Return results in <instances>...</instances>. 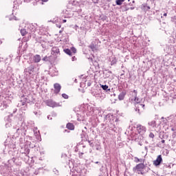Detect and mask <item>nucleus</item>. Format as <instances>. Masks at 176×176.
<instances>
[{
	"label": "nucleus",
	"instance_id": "f257e3e1",
	"mask_svg": "<svg viewBox=\"0 0 176 176\" xmlns=\"http://www.w3.org/2000/svg\"><path fill=\"white\" fill-rule=\"evenodd\" d=\"M38 69L34 65H30V67L24 69L25 75H35L38 72Z\"/></svg>",
	"mask_w": 176,
	"mask_h": 176
},
{
	"label": "nucleus",
	"instance_id": "f03ea898",
	"mask_svg": "<svg viewBox=\"0 0 176 176\" xmlns=\"http://www.w3.org/2000/svg\"><path fill=\"white\" fill-rule=\"evenodd\" d=\"M144 167L145 165L144 164H139L133 168V170L135 173H137L138 174H144Z\"/></svg>",
	"mask_w": 176,
	"mask_h": 176
},
{
	"label": "nucleus",
	"instance_id": "7ed1b4c3",
	"mask_svg": "<svg viewBox=\"0 0 176 176\" xmlns=\"http://www.w3.org/2000/svg\"><path fill=\"white\" fill-rule=\"evenodd\" d=\"M133 93H135V102H137L136 104V109L135 111H138V113H140V108H144V107H145V104H138V102H140V101L138 100V98H137V91L134 90Z\"/></svg>",
	"mask_w": 176,
	"mask_h": 176
},
{
	"label": "nucleus",
	"instance_id": "20e7f679",
	"mask_svg": "<svg viewBox=\"0 0 176 176\" xmlns=\"http://www.w3.org/2000/svg\"><path fill=\"white\" fill-rule=\"evenodd\" d=\"M136 129H137L138 133L141 135L145 134V133L146 132V127L141 124H138Z\"/></svg>",
	"mask_w": 176,
	"mask_h": 176
},
{
	"label": "nucleus",
	"instance_id": "39448f33",
	"mask_svg": "<svg viewBox=\"0 0 176 176\" xmlns=\"http://www.w3.org/2000/svg\"><path fill=\"white\" fill-rule=\"evenodd\" d=\"M54 92L55 94H58L61 90V85L58 83H55L54 85Z\"/></svg>",
	"mask_w": 176,
	"mask_h": 176
},
{
	"label": "nucleus",
	"instance_id": "423d86ee",
	"mask_svg": "<svg viewBox=\"0 0 176 176\" xmlns=\"http://www.w3.org/2000/svg\"><path fill=\"white\" fill-rule=\"evenodd\" d=\"M92 95L94 96V97H96V98H101V100L104 98V95L102 94V93H101V91H94L92 93Z\"/></svg>",
	"mask_w": 176,
	"mask_h": 176
},
{
	"label": "nucleus",
	"instance_id": "0eeeda50",
	"mask_svg": "<svg viewBox=\"0 0 176 176\" xmlns=\"http://www.w3.org/2000/svg\"><path fill=\"white\" fill-rule=\"evenodd\" d=\"M162 162H163V159L162 158V155H158L157 159L153 161V164L154 166H160V163H162Z\"/></svg>",
	"mask_w": 176,
	"mask_h": 176
},
{
	"label": "nucleus",
	"instance_id": "6e6552de",
	"mask_svg": "<svg viewBox=\"0 0 176 176\" xmlns=\"http://www.w3.org/2000/svg\"><path fill=\"white\" fill-rule=\"evenodd\" d=\"M51 54H52V56H58V54H60V50L58 49V47H52Z\"/></svg>",
	"mask_w": 176,
	"mask_h": 176
},
{
	"label": "nucleus",
	"instance_id": "1a4fd4ad",
	"mask_svg": "<svg viewBox=\"0 0 176 176\" xmlns=\"http://www.w3.org/2000/svg\"><path fill=\"white\" fill-rule=\"evenodd\" d=\"M47 105L48 107H52V108H54V107H57V104L53 100H47Z\"/></svg>",
	"mask_w": 176,
	"mask_h": 176
},
{
	"label": "nucleus",
	"instance_id": "9d476101",
	"mask_svg": "<svg viewBox=\"0 0 176 176\" xmlns=\"http://www.w3.org/2000/svg\"><path fill=\"white\" fill-rule=\"evenodd\" d=\"M41 60V58L40 55L36 54L33 57V60L34 63H39Z\"/></svg>",
	"mask_w": 176,
	"mask_h": 176
},
{
	"label": "nucleus",
	"instance_id": "9b49d317",
	"mask_svg": "<svg viewBox=\"0 0 176 176\" xmlns=\"http://www.w3.org/2000/svg\"><path fill=\"white\" fill-rule=\"evenodd\" d=\"M124 96H126V91H122L119 96H118V99L120 101H122V100H124Z\"/></svg>",
	"mask_w": 176,
	"mask_h": 176
},
{
	"label": "nucleus",
	"instance_id": "f8f14e48",
	"mask_svg": "<svg viewBox=\"0 0 176 176\" xmlns=\"http://www.w3.org/2000/svg\"><path fill=\"white\" fill-rule=\"evenodd\" d=\"M28 28L30 31V32H35V25L30 24L28 26Z\"/></svg>",
	"mask_w": 176,
	"mask_h": 176
},
{
	"label": "nucleus",
	"instance_id": "ddd939ff",
	"mask_svg": "<svg viewBox=\"0 0 176 176\" xmlns=\"http://www.w3.org/2000/svg\"><path fill=\"white\" fill-rule=\"evenodd\" d=\"M162 122L164 123V124H166V126H170V122L167 118H164V117L162 118Z\"/></svg>",
	"mask_w": 176,
	"mask_h": 176
},
{
	"label": "nucleus",
	"instance_id": "4468645a",
	"mask_svg": "<svg viewBox=\"0 0 176 176\" xmlns=\"http://www.w3.org/2000/svg\"><path fill=\"white\" fill-rule=\"evenodd\" d=\"M148 126H151V127H157V124H156V121L153 120L148 123Z\"/></svg>",
	"mask_w": 176,
	"mask_h": 176
},
{
	"label": "nucleus",
	"instance_id": "2eb2a0df",
	"mask_svg": "<svg viewBox=\"0 0 176 176\" xmlns=\"http://www.w3.org/2000/svg\"><path fill=\"white\" fill-rule=\"evenodd\" d=\"M27 106V102L25 100H21V102L18 104V107H25Z\"/></svg>",
	"mask_w": 176,
	"mask_h": 176
},
{
	"label": "nucleus",
	"instance_id": "dca6fc26",
	"mask_svg": "<svg viewBox=\"0 0 176 176\" xmlns=\"http://www.w3.org/2000/svg\"><path fill=\"white\" fill-rule=\"evenodd\" d=\"M67 129H68L69 130H74V129H75V126H74V124L68 123L67 124Z\"/></svg>",
	"mask_w": 176,
	"mask_h": 176
},
{
	"label": "nucleus",
	"instance_id": "f3484780",
	"mask_svg": "<svg viewBox=\"0 0 176 176\" xmlns=\"http://www.w3.org/2000/svg\"><path fill=\"white\" fill-rule=\"evenodd\" d=\"M65 53H66V54H68V56H72V52H71V50L69 49H65L64 50Z\"/></svg>",
	"mask_w": 176,
	"mask_h": 176
},
{
	"label": "nucleus",
	"instance_id": "a211bd4d",
	"mask_svg": "<svg viewBox=\"0 0 176 176\" xmlns=\"http://www.w3.org/2000/svg\"><path fill=\"white\" fill-rule=\"evenodd\" d=\"M101 87L103 90H105V91H109V90H111L107 85H101Z\"/></svg>",
	"mask_w": 176,
	"mask_h": 176
},
{
	"label": "nucleus",
	"instance_id": "6ab92c4d",
	"mask_svg": "<svg viewBox=\"0 0 176 176\" xmlns=\"http://www.w3.org/2000/svg\"><path fill=\"white\" fill-rule=\"evenodd\" d=\"M124 1L126 0H116V5H118V6L122 5L123 2H124Z\"/></svg>",
	"mask_w": 176,
	"mask_h": 176
},
{
	"label": "nucleus",
	"instance_id": "aec40b11",
	"mask_svg": "<svg viewBox=\"0 0 176 176\" xmlns=\"http://www.w3.org/2000/svg\"><path fill=\"white\" fill-rule=\"evenodd\" d=\"M110 61L111 63V65H114V64H116V58H110Z\"/></svg>",
	"mask_w": 176,
	"mask_h": 176
},
{
	"label": "nucleus",
	"instance_id": "412c9836",
	"mask_svg": "<svg viewBox=\"0 0 176 176\" xmlns=\"http://www.w3.org/2000/svg\"><path fill=\"white\" fill-rule=\"evenodd\" d=\"M21 34L23 36H24V35H25V34H27V30H25V29L21 30Z\"/></svg>",
	"mask_w": 176,
	"mask_h": 176
},
{
	"label": "nucleus",
	"instance_id": "4be33fe9",
	"mask_svg": "<svg viewBox=\"0 0 176 176\" xmlns=\"http://www.w3.org/2000/svg\"><path fill=\"white\" fill-rule=\"evenodd\" d=\"M71 50H72V53H74V54L76 53V48L72 47L71 48Z\"/></svg>",
	"mask_w": 176,
	"mask_h": 176
},
{
	"label": "nucleus",
	"instance_id": "5701e85b",
	"mask_svg": "<svg viewBox=\"0 0 176 176\" xmlns=\"http://www.w3.org/2000/svg\"><path fill=\"white\" fill-rule=\"evenodd\" d=\"M62 97L63 98H65V100L68 99V95H67L65 94H62Z\"/></svg>",
	"mask_w": 176,
	"mask_h": 176
},
{
	"label": "nucleus",
	"instance_id": "b1692460",
	"mask_svg": "<svg viewBox=\"0 0 176 176\" xmlns=\"http://www.w3.org/2000/svg\"><path fill=\"white\" fill-rule=\"evenodd\" d=\"M2 100H3V96H0V107H2Z\"/></svg>",
	"mask_w": 176,
	"mask_h": 176
},
{
	"label": "nucleus",
	"instance_id": "393cba45",
	"mask_svg": "<svg viewBox=\"0 0 176 176\" xmlns=\"http://www.w3.org/2000/svg\"><path fill=\"white\" fill-rule=\"evenodd\" d=\"M149 137H150V138H153L155 137V135L153 133H151L149 134Z\"/></svg>",
	"mask_w": 176,
	"mask_h": 176
},
{
	"label": "nucleus",
	"instance_id": "a878e982",
	"mask_svg": "<svg viewBox=\"0 0 176 176\" xmlns=\"http://www.w3.org/2000/svg\"><path fill=\"white\" fill-rule=\"evenodd\" d=\"M135 160H136L137 163H138V162H142V160H140L138 158H135Z\"/></svg>",
	"mask_w": 176,
	"mask_h": 176
},
{
	"label": "nucleus",
	"instance_id": "bb28decb",
	"mask_svg": "<svg viewBox=\"0 0 176 176\" xmlns=\"http://www.w3.org/2000/svg\"><path fill=\"white\" fill-rule=\"evenodd\" d=\"M72 60V61H75V60H76V58L75 56H73Z\"/></svg>",
	"mask_w": 176,
	"mask_h": 176
},
{
	"label": "nucleus",
	"instance_id": "cd10ccee",
	"mask_svg": "<svg viewBox=\"0 0 176 176\" xmlns=\"http://www.w3.org/2000/svg\"><path fill=\"white\" fill-rule=\"evenodd\" d=\"M10 148H12V149H14V148H15L14 144L11 145V146H10Z\"/></svg>",
	"mask_w": 176,
	"mask_h": 176
},
{
	"label": "nucleus",
	"instance_id": "c85d7f7f",
	"mask_svg": "<svg viewBox=\"0 0 176 176\" xmlns=\"http://www.w3.org/2000/svg\"><path fill=\"white\" fill-rule=\"evenodd\" d=\"M47 58V57L45 56V57H44V58H43V61H46Z\"/></svg>",
	"mask_w": 176,
	"mask_h": 176
},
{
	"label": "nucleus",
	"instance_id": "c756f323",
	"mask_svg": "<svg viewBox=\"0 0 176 176\" xmlns=\"http://www.w3.org/2000/svg\"><path fill=\"white\" fill-rule=\"evenodd\" d=\"M47 119H49V120H52V117H50V116H48Z\"/></svg>",
	"mask_w": 176,
	"mask_h": 176
},
{
	"label": "nucleus",
	"instance_id": "7c9ffc66",
	"mask_svg": "<svg viewBox=\"0 0 176 176\" xmlns=\"http://www.w3.org/2000/svg\"><path fill=\"white\" fill-rule=\"evenodd\" d=\"M161 142H162V144H164V142H166V141H165L164 140H162L161 141Z\"/></svg>",
	"mask_w": 176,
	"mask_h": 176
},
{
	"label": "nucleus",
	"instance_id": "2f4dec72",
	"mask_svg": "<svg viewBox=\"0 0 176 176\" xmlns=\"http://www.w3.org/2000/svg\"><path fill=\"white\" fill-rule=\"evenodd\" d=\"M63 23H67V19H63Z\"/></svg>",
	"mask_w": 176,
	"mask_h": 176
},
{
	"label": "nucleus",
	"instance_id": "473e14b6",
	"mask_svg": "<svg viewBox=\"0 0 176 176\" xmlns=\"http://www.w3.org/2000/svg\"><path fill=\"white\" fill-rule=\"evenodd\" d=\"M42 1V2H47V1H49V0H41Z\"/></svg>",
	"mask_w": 176,
	"mask_h": 176
},
{
	"label": "nucleus",
	"instance_id": "72a5a7b5",
	"mask_svg": "<svg viewBox=\"0 0 176 176\" xmlns=\"http://www.w3.org/2000/svg\"><path fill=\"white\" fill-rule=\"evenodd\" d=\"M164 16H167V13H164Z\"/></svg>",
	"mask_w": 176,
	"mask_h": 176
},
{
	"label": "nucleus",
	"instance_id": "f704fd0d",
	"mask_svg": "<svg viewBox=\"0 0 176 176\" xmlns=\"http://www.w3.org/2000/svg\"><path fill=\"white\" fill-rule=\"evenodd\" d=\"M14 20H17V18L16 16L14 17Z\"/></svg>",
	"mask_w": 176,
	"mask_h": 176
},
{
	"label": "nucleus",
	"instance_id": "c9c22d12",
	"mask_svg": "<svg viewBox=\"0 0 176 176\" xmlns=\"http://www.w3.org/2000/svg\"><path fill=\"white\" fill-rule=\"evenodd\" d=\"M147 9H148V10H149V9H151V7H149V6H147Z\"/></svg>",
	"mask_w": 176,
	"mask_h": 176
},
{
	"label": "nucleus",
	"instance_id": "e433bc0d",
	"mask_svg": "<svg viewBox=\"0 0 176 176\" xmlns=\"http://www.w3.org/2000/svg\"><path fill=\"white\" fill-rule=\"evenodd\" d=\"M95 163H96V164H98L99 162H96Z\"/></svg>",
	"mask_w": 176,
	"mask_h": 176
},
{
	"label": "nucleus",
	"instance_id": "4c0bfd02",
	"mask_svg": "<svg viewBox=\"0 0 176 176\" xmlns=\"http://www.w3.org/2000/svg\"><path fill=\"white\" fill-rule=\"evenodd\" d=\"M58 28H61V25H59V26H58Z\"/></svg>",
	"mask_w": 176,
	"mask_h": 176
},
{
	"label": "nucleus",
	"instance_id": "58836bf2",
	"mask_svg": "<svg viewBox=\"0 0 176 176\" xmlns=\"http://www.w3.org/2000/svg\"><path fill=\"white\" fill-rule=\"evenodd\" d=\"M90 85H91L90 83H88V86H90Z\"/></svg>",
	"mask_w": 176,
	"mask_h": 176
},
{
	"label": "nucleus",
	"instance_id": "ea45409f",
	"mask_svg": "<svg viewBox=\"0 0 176 176\" xmlns=\"http://www.w3.org/2000/svg\"><path fill=\"white\" fill-rule=\"evenodd\" d=\"M116 122H118V119L116 120Z\"/></svg>",
	"mask_w": 176,
	"mask_h": 176
},
{
	"label": "nucleus",
	"instance_id": "a19ab883",
	"mask_svg": "<svg viewBox=\"0 0 176 176\" xmlns=\"http://www.w3.org/2000/svg\"><path fill=\"white\" fill-rule=\"evenodd\" d=\"M19 130H20L19 129H17V131H19Z\"/></svg>",
	"mask_w": 176,
	"mask_h": 176
},
{
	"label": "nucleus",
	"instance_id": "79ce46f5",
	"mask_svg": "<svg viewBox=\"0 0 176 176\" xmlns=\"http://www.w3.org/2000/svg\"><path fill=\"white\" fill-rule=\"evenodd\" d=\"M129 1H130V0H128Z\"/></svg>",
	"mask_w": 176,
	"mask_h": 176
}]
</instances>
